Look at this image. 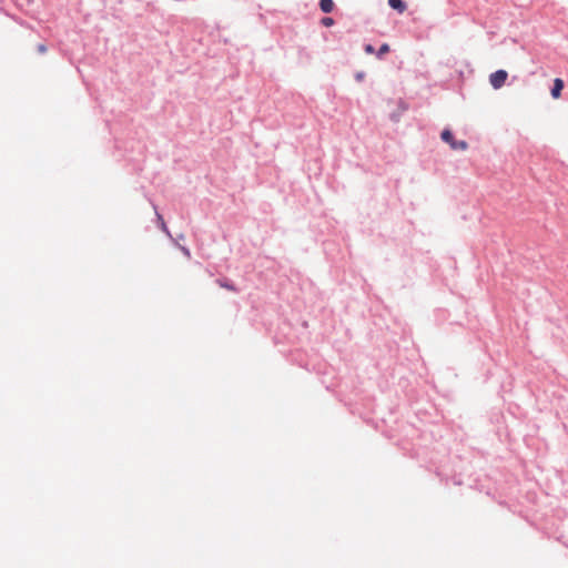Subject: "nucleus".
<instances>
[{
  "label": "nucleus",
  "instance_id": "nucleus-12",
  "mask_svg": "<svg viewBox=\"0 0 568 568\" xmlns=\"http://www.w3.org/2000/svg\"><path fill=\"white\" fill-rule=\"evenodd\" d=\"M183 250V253L189 257L190 256V251L185 247L182 248Z\"/></svg>",
  "mask_w": 568,
  "mask_h": 568
},
{
  "label": "nucleus",
  "instance_id": "nucleus-5",
  "mask_svg": "<svg viewBox=\"0 0 568 568\" xmlns=\"http://www.w3.org/2000/svg\"><path fill=\"white\" fill-rule=\"evenodd\" d=\"M320 8L323 12L329 13L334 9L333 0H320Z\"/></svg>",
  "mask_w": 568,
  "mask_h": 568
},
{
  "label": "nucleus",
  "instance_id": "nucleus-3",
  "mask_svg": "<svg viewBox=\"0 0 568 568\" xmlns=\"http://www.w3.org/2000/svg\"><path fill=\"white\" fill-rule=\"evenodd\" d=\"M564 89V81L559 78L554 80V87L551 89V97L554 99H559L561 95V90Z\"/></svg>",
  "mask_w": 568,
  "mask_h": 568
},
{
  "label": "nucleus",
  "instance_id": "nucleus-11",
  "mask_svg": "<svg viewBox=\"0 0 568 568\" xmlns=\"http://www.w3.org/2000/svg\"><path fill=\"white\" fill-rule=\"evenodd\" d=\"M159 220L161 221V227L163 229V231H165L166 233H169V232H168V229H166V225H165L164 221L162 220V217H161L160 215H159Z\"/></svg>",
  "mask_w": 568,
  "mask_h": 568
},
{
  "label": "nucleus",
  "instance_id": "nucleus-2",
  "mask_svg": "<svg viewBox=\"0 0 568 568\" xmlns=\"http://www.w3.org/2000/svg\"><path fill=\"white\" fill-rule=\"evenodd\" d=\"M508 73L505 70H497L489 75V83L494 89L498 90L506 83Z\"/></svg>",
  "mask_w": 568,
  "mask_h": 568
},
{
  "label": "nucleus",
  "instance_id": "nucleus-1",
  "mask_svg": "<svg viewBox=\"0 0 568 568\" xmlns=\"http://www.w3.org/2000/svg\"><path fill=\"white\" fill-rule=\"evenodd\" d=\"M444 142L448 143L453 150H466L467 143L465 141H456L449 130H444L440 134Z\"/></svg>",
  "mask_w": 568,
  "mask_h": 568
},
{
  "label": "nucleus",
  "instance_id": "nucleus-8",
  "mask_svg": "<svg viewBox=\"0 0 568 568\" xmlns=\"http://www.w3.org/2000/svg\"><path fill=\"white\" fill-rule=\"evenodd\" d=\"M322 24L325 27H331L334 24V20L329 17H325L322 19Z\"/></svg>",
  "mask_w": 568,
  "mask_h": 568
},
{
  "label": "nucleus",
  "instance_id": "nucleus-10",
  "mask_svg": "<svg viewBox=\"0 0 568 568\" xmlns=\"http://www.w3.org/2000/svg\"><path fill=\"white\" fill-rule=\"evenodd\" d=\"M37 50H38L39 53H45L47 52V47L41 43V44H39L37 47Z\"/></svg>",
  "mask_w": 568,
  "mask_h": 568
},
{
  "label": "nucleus",
  "instance_id": "nucleus-6",
  "mask_svg": "<svg viewBox=\"0 0 568 568\" xmlns=\"http://www.w3.org/2000/svg\"><path fill=\"white\" fill-rule=\"evenodd\" d=\"M217 284L223 287V288H226L229 291H232V292H235L236 291V287L234 286V284L227 282V281H223V280H217Z\"/></svg>",
  "mask_w": 568,
  "mask_h": 568
},
{
  "label": "nucleus",
  "instance_id": "nucleus-9",
  "mask_svg": "<svg viewBox=\"0 0 568 568\" xmlns=\"http://www.w3.org/2000/svg\"><path fill=\"white\" fill-rule=\"evenodd\" d=\"M365 52L368 53V54H372L375 52V49L372 44H366L365 45Z\"/></svg>",
  "mask_w": 568,
  "mask_h": 568
},
{
  "label": "nucleus",
  "instance_id": "nucleus-4",
  "mask_svg": "<svg viewBox=\"0 0 568 568\" xmlns=\"http://www.w3.org/2000/svg\"><path fill=\"white\" fill-rule=\"evenodd\" d=\"M388 4L394 10H397L399 13H403L406 10V4L403 0H388Z\"/></svg>",
  "mask_w": 568,
  "mask_h": 568
},
{
  "label": "nucleus",
  "instance_id": "nucleus-7",
  "mask_svg": "<svg viewBox=\"0 0 568 568\" xmlns=\"http://www.w3.org/2000/svg\"><path fill=\"white\" fill-rule=\"evenodd\" d=\"M389 52V45L387 43H384L381 45L378 52H377V57L378 58H382L384 54L388 53Z\"/></svg>",
  "mask_w": 568,
  "mask_h": 568
}]
</instances>
